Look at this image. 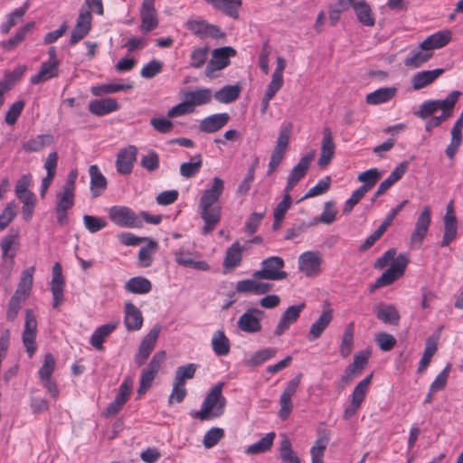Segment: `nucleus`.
<instances>
[{
	"mask_svg": "<svg viewBox=\"0 0 463 463\" xmlns=\"http://www.w3.org/2000/svg\"><path fill=\"white\" fill-rule=\"evenodd\" d=\"M223 191L224 182L220 177H214L212 186L204 190L200 198V214L204 222V226L203 227V234L211 232L221 220L222 207L216 203Z\"/></svg>",
	"mask_w": 463,
	"mask_h": 463,
	"instance_id": "1",
	"label": "nucleus"
},
{
	"mask_svg": "<svg viewBox=\"0 0 463 463\" xmlns=\"http://www.w3.org/2000/svg\"><path fill=\"white\" fill-rule=\"evenodd\" d=\"M408 263L407 256L405 254H399L397 256L396 249L391 248L385 251L383 256L375 260L373 267L376 269H383L388 265L390 267L376 279L371 291L390 286L402 278L405 273Z\"/></svg>",
	"mask_w": 463,
	"mask_h": 463,
	"instance_id": "2",
	"label": "nucleus"
},
{
	"mask_svg": "<svg viewBox=\"0 0 463 463\" xmlns=\"http://www.w3.org/2000/svg\"><path fill=\"white\" fill-rule=\"evenodd\" d=\"M224 383H220L214 385L207 393L202 409L194 413V417L201 420H208L222 416L226 406V398L222 395Z\"/></svg>",
	"mask_w": 463,
	"mask_h": 463,
	"instance_id": "3",
	"label": "nucleus"
},
{
	"mask_svg": "<svg viewBox=\"0 0 463 463\" xmlns=\"http://www.w3.org/2000/svg\"><path fill=\"white\" fill-rule=\"evenodd\" d=\"M260 269L252 273L253 279L282 280L288 277L287 271L284 270L285 261L281 257L271 256L264 259L260 263Z\"/></svg>",
	"mask_w": 463,
	"mask_h": 463,
	"instance_id": "4",
	"label": "nucleus"
},
{
	"mask_svg": "<svg viewBox=\"0 0 463 463\" xmlns=\"http://www.w3.org/2000/svg\"><path fill=\"white\" fill-rule=\"evenodd\" d=\"M292 124H283L280 128L279 134L276 142V146L271 153L268 165L267 175H272L281 164L286 152L288 150Z\"/></svg>",
	"mask_w": 463,
	"mask_h": 463,
	"instance_id": "5",
	"label": "nucleus"
},
{
	"mask_svg": "<svg viewBox=\"0 0 463 463\" xmlns=\"http://www.w3.org/2000/svg\"><path fill=\"white\" fill-rule=\"evenodd\" d=\"M166 354L165 351L157 352L151 359L147 366L142 371L140 376L138 394H144L151 387L154 379L165 362Z\"/></svg>",
	"mask_w": 463,
	"mask_h": 463,
	"instance_id": "6",
	"label": "nucleus"
},
{
	"mask_svg": "<svg viewBox=\"0 0 463 463\" xmlns=\"http://www.w3.org/2000/svg\"><path fill=\"white\" fill-rule=\"evenodd\" d=\"M36 336H37V319L33 309H26L24 328L22 335L23 344L25 347L26 353L32 358L36 350Z\"/></svg>",
	"mask_w": 463,
	"mask_h": 463,
	"instance_id": "7",
	"label": "nucleus"
},
{
	"mask_svg": "<svg viewBox=\"0 0 463 463\" xmlns=\"http://www.w3.org/2000/svg\"><path fill=\"white\" fill-rule=\"evenodd\" d=\"M302 374H298L295 378L287 383L279 398V417L285 420H287L293 411L292 397L297 392L300 384Z\"/></svg>",
	"mask_w": 463,
	"mask_h": 463,
	"instance_id": "8",
	"label": "nucleus"
},
{
	"mask_svg": "<svg viewBox=\"0 0 463 463\" xmlns=\"http://www.w3.org/2000/svg\"><path fill=\"white\" fill-rule=\"evenodd\" d=\"M110 220L120 227L140 228L142 220L129 208L126 206H113L109 209Z\"/></svg>",
	"mask_w": 463,
	"mask_h": 463,
	"instance_id": "9",
	"label": "nucleus"
},
{
	"mask_svg": "<svg viewBox=\"0 0 463 463\" xmlns=\"http://www.w3.org/2000/svg\"><path fill=\"white\" fill-rule=\"evenodd\" d=\"M323 262L322 255L318 251H305L298 261V269L307 277L314 278L320 274L321 264Z\"/></svg>",
	"mask_w": 463,
	"mask_h": 463,
	"instance_id": "10",
	"label": "nucleus"
},
{
	"mask_svg": "<svg viewBox=\"0 0 463 463\" xmlns=\"http://www.w3.org/2000/svg\"><path fill=\"white\" fill-rule=\"evenodd\" d=\"M431 223V210L430 207L424 206L415 223V227L411 235V244L416 245L420 248L426 235L428 234L429 228Z\"/></svg>",
	"mask_w": 463,
	"mask_h": 463,
	"instance_id": "11",
	"label": "nucleus"
},
{
	"mask_svg": "<svg viewBox=\"0 0 463 463\" xmlns=\"http://www.w3.org/2000/svg\"><path fill=\"white\" fill-rule=\"evenodd\" d=\"M138 149L134 145H128L119 149L115 162L117 172L120 175H130L137 161Z\"/></svg>",
	"mask_w": 463,
	"mask_h": 463,
	"instance_id": "12",
	"label": "nucleus"
},
{
	"mask_svg": "<svg viewBox=\"0 0 463 463\" xmlns=\"http://www.w3.org/2000/svg\"><path fill=\"white\" fill-rule=\"evenodd\" d=\"M264 312L258 308L247 309L238 319V328L245 333L255 334L261 330V320Z\"/></svg>",
	"mask_w": 463,
	"mask_h": 463,
	"instance_id": "13",
	"label": "nucleus"
},
{
	"mask_svg": "<svg viewBox=\"0 0 463 463\" xmlns=\"http://www.w3.org/2000/svg\"><path fill=\"white\" fill-rule=\"evenodd\" d=\"M314 157L315 151H311L299 159L298 163L292 168L288 175L284 192H291L298 183L306 176Z\"/></svg>",
	"mask_w": 463,
	"mask_h": 463,
	"instance_id": "14",
	"label": "nucleus"
},
{
	"mask_svg": "<svg viewBox=\"0 0 463 463\" xmlns=\"http://www.w3.org/2000/svg\"><path fill=\"white\" fill-rule=\"evenodd\" d=\"M50 289L52 294V307L58 308L64 301V288L66 285L65 278L62 275V267L59 262L53 265Z\"/></svg>",
	"mask_w": 463,
	"mask_h": 463,
	"instance_id": "15",
	"label": "nucleus"
},
{
	"mask_svg": "<svg viewBox=\"0 0 463 463\" xmlns=\"http://www.w3.org/2000/svg\"><path fill=\"white\" fill-rule=\"evenodd\" d=\"M160 331L161 326L156 325L143 338L134 359L137 366L143 365L155 349Z\"/></svg>",
	"mask_w": 463,
	"mask_h": 463,
	"instance_id": "16",
	"label": "nucleus"
},
{
	"mask_svg": "<svg viewBox=\"0 0 463 463\" xmlns=\"http://www.w3.org/2000/svg\"><path fill=\"white\" fill-rule=\"evenodd\" d=\"M236 54V51L229 46L213 50L212 59L205 69V74L211 76L215 71H221L230 64V58Z\"/></svg>",
	"mask_w": 463,
	"mask_h": 463,
	"instance_id": "17",
	"label": "nucleus"
},
{
	"mask_svg": "<svg viewBox=\"0 0 463 463\" xmlns=\"http://www.w3.org/2000/svg\"><path fill=\"white\" fill-rule=\"evenodd\" d=\"M443 222L444 232L440 246L447 247L454 241L458 236V219L452 202H450L446 208Z\"/></svg>",
	"mask_w": 463,
	"mask_h": 463,
	"instance_id": "18",
	"label": "nucleus"
},
{
	"mask_svg": "<svg viewBox=\"0 0 463 463\" xmlns=\"http://www.w3.org/2000/svg\"><path fill=\"white\" fill-rule=\"evenodd\" d=\"M305 303H300L298 305L288 307L281 315L278 325L274 330V335L277 336H280L286 331L289 329V327L295 324L298 318L300 317V314L305 309Z\"/></svg>",
	"mask_w": 463,
	"mask_h": 463,
	"instance_id": "19",
	"label": "nucleus"
},
{
	"mask_svg": "<svg viewBox=\"0 0 463 463\" xmlns=\"http://www.w3.org/2000/svg\"><path fill=\"white\" fill-rule=\"evenodd\" d=\"M92 15L90 10L82 7L80 10L79 16L77 18L76 25L72 30L70 44L75 45L81 41L91 29Z\"/></svg>",
	"mask_w": 463,
	"mask_h": 463,
	"instance_id": "20",
	"label": "nucleus"
},
{
	"mask_svg": "<svg viewBox=\"0 0 463 463\" xmlns=\"http://www.w3.org/2000/svg\"><path fill=\"white\" fill-rule=\"evenodd\" d=\"M132 391V381L125 379L118 390V393L103 412L106 417L114 416L119 412L123 405L128 401Z\"/></svg>",
	"mask_w": 463,
	"mask_h": 463,
	"instance_id": "21",
	"label": "nucleus"
},
{
	"mask_svg": "<svg viewBox=\"0 0 463 463\" xmlns=\"http://www.w3.org/2000/svg\"><path fill=\"white\" fill-rule=\"evenodd\" d=\"M140 30L147 33L158 26L157 13L155 8V2L151 0H143L140 8Z\"/></svg>",
	"mask_w": 463,
	"mask_h": 463,
	"instance_id": "22",
	"label": "nucleus"
},
{
	"mask_svg": "<svg viewBox=\"0 0 463 463\" xmlns=\"http://www.w3.org/2000/svg\"><path fill=\"white\" fill-rule=\"evenodd\" d=\"M335 152V145L333 140V136L330 128H325L323 130V137L321 140V153L318 158L317 165L325 168L332 161Z\"/></svg>",
	"mask_w": 463,
	"mask_h": 463,
	"instance_id": "23",
	"label": "nucleus"
},
{
	"mask_svg": "<svg viewBox=\"0 0 463 463\" xmlns=\"http://www.w3.org/2000/svg\"><path fill=\"white\" fill-rule=\"evenodd\" d=\"M176 263L179 266L190 268L197 270L207 271L210 269V265L205 260H195L193 258V253L180 248L174 252Z\"/></svg>",
	"mask_w": 463,
	"mask_h": 463,
	"instance_id": "24",
	"label": "nucleus"
},
{
	"mask_svg": "<svg viewBox=\"0 0 463 463\" xmlns=\"http://www.w3.org/2000/svg\"><path fill=\"white\" fill-rule=\"evenodd\" d=\"M333 320L331 308H325L318 318L311 325L307 333V340L313 342L318 339Z\"/></svg>",
	"mask_w": 463,
	"mask_h": 463,
	"instance_id": "25",
	"label": "nucleus"
},
{
	"mask_svg": "<svg viewBox=\"0 0 463 463\" xmlns=\"http://www.w3.org/2000/svg\"><path fill=\"white\" fill-rule=\"evenodd\" d=\"M230 120L228 113H217L204 118L199 124V129L203 133H214L222 129Z\"/></svg>",
	"mask_w": 463,
	"mask_h": 463,
	"instance_id": "26",
	"label": "nucleus"
},
{
	"mask_svg": "<svg viewBox=\"0 0 463 463\" xmlns=\"http://www.w3.org/2000/svg\"><path fill=\"white\" fill-rule=\"evenodd\" d=\"M124 314V324L128 331H137L142 327L143 315L132 302L125 304Z\"/></svg>",
	"mask_w": 463,
	"mask_h": 463,
	"instance_id": "27",
	"label": "nucleus"
},
{
	"mask_svg": "<svg viewBox=\"0 0 463 463\" xmlns=\"http://www.w3.org/2000/svg\"><path fill=\"white\" fill-rule=\"evenodd\" d=\"M462 130H463V112L461 113L460 117L458 118V120L455 122L454 126L452 127L450 142L445 150V154L449 159H454L457 152L458 151V149L462 144V141H463Z\"/></svg>",
	"mask_w": 463,
	"mask_h": 463,
	"instance_id": "28",
	"label": "nucleus"
},
{
	"mask_svg": "<svg viewBox=\"0 0 463 463\" xmlns=\"http://www.w3.org/2000/svg\"><path fill=\"white\" fill-rule=\"evenodd\" d=\"M452 33L449 30L439 31L428 36L421 43L420 47L432 52L434 49H439L450 43Z\"/></svg>",
	"mask_w": 463,
	"mask_h": 463,
	"instance_id": "29",
	"label": "nucleus"
},
{
	"mask_svg": "<svg viewBox=\"0 0 463 463\" xmlns=\"http://www.w3.org/2000/svg\"><path fill=\"white\" fill-rule=\"evenodd\" d=\"M119 325V321L109 322L105 325H102L95 329L93 332L90 343V345L99 351L103 350V343L106 338L116 330L118 326Z\"/></svg>",
	"mask_w": 463,
	"mask_h": 463,
	"instance_id": "30",
	"label": "nucleus"
},
{
	"mask_svg": "<svg viewBox=\"0 0 463 463\" xmlns=\"http://www.w3.org/2000/svg\"><path fill=\"white\" fill-rule=\"evenodd\" d=\"M34 272L35 267L33 266L23 270L17 288L14 293V296L27 300L33 288Z\"/></svg>",
	"mask_w": 463,
	"mask_h": 463,
	"instance_id": "31",
	"label": "nucleus"
},
{
	"mask_svg": "<svg viewBox=\"0 0 463 463\" xmlns=\"http://www.w3.org/2000/svg\"><path fill=\"white\" fill-rule=\"evenodd\" d=\"M119 106L118 101L112 98L95 99L90 102L89 110L91 114L101 117L117 111Z\"/></svg>",
	"mask_w": 463,
	"mask_h": 463,
	"instance_id": "32",
	"label": "nucleus"
},
{
	"mask_svg": "<svg viewBox=\"0 0 463 463\" xmlns=\"http://www.w3.org/2000/svg\"><path fill=\"white\" fill-rule=\"evenodd\" d=\"M214 9L223 13L225 15L237 19L239 10L242 5L241 0H205Z\"/></svg>",
	"mask_w": 463,
	"mask_h": 463,
	"instance_id": "33",
	"label": "nucleus"
},
{
	"mask_svg": "<svg viewBox=\"0 0 463 463\" xmlns=\"http://www.w3.org/2000/svg\"><path fill=\"white\" fill-rule=\"evenodd\" d=\"M184 98L194 111L195 107L203 106L211 102L213 92L208 88H200L184 93Z\"/></svg>",
	"mask_w": 463,
	"mask_h": 463,
	"instance_id": "34",
	"label": "nucleus"
},
{
	"mask_svg": "<svg viewBox=\"0 0 463 463\" xmlns=\"http://www.w3.org/2000/svg\"><path fill=\"white\" fill-rule=\"evenodd\" d=\"M90 177V191L94 197L99 196L107 188V179L96 165L89 168Z\"/></svg>",
	"mask_w": 463,
	"mask_h": 463,
	"instance_id": "35",
	"label": "nucleus"
},
{
	"mask_svg": "<svg viewBox=\"0 0 463 463\" xmlns=\"http://www.w3.org/2000/svg\"><path fill=\"white\" fill-rule=\"evenodd\" d=\"M244 250H246V247L241 246L238 241L233 242L226 250L223 267L228 269H233L240 266L242 261Z\"/></svg>",
	"mask_w": 463,
	"mask_h": 463,
	"instance_id": "36",
	"label": "nucleus"
},
{
	"mask_svg": "<svg viewBox=\"0 0 463 463\" xmlns=\"http://www.w3.org/2000/svg\"><path fill=\"white\" fill-rule=\"evenodd\" d=\"M59 61H46L42 63L39 72L31 78L32 84H39L50 79L55 78L59 74Z\"/></svg>",
	"mask_w": 463,
	"mask_h": 463,
	"instance_id": "37",
	"label": "nucleus"
},
{
	"mask_svg": "<svg viewBox=\"0 0 463 463\" xmlns=\"http://www.w3.org/2000/svg\"><path fill=\"white\" fill-rule=\"evenodd\" d=\"M277 355V349L274 347H265L252 353L245 359L244 364L249 367H259L264 363L271 360Z\"/></svg>",
	"mask_w": 463,
	"mask_h": 463,
	"instance_id": "38",
	"label": "nucleus"
},
{
	"mask_svg": "<svg viewBox=\"0 0 463 463\" xmlns=\"http://www.w3.org/2000/svg\"><path fill=\"white\" fill-rule=\"evenodd\" d=\"M211 345L217 356H226L230 354L231 341L223 330H217L213 333Z\"/></svg>",
	"mask_w": 463,
	"mask_h": 463,
	"instance_id": "39",
	"label": "nucleus"
},
{
	"mask_svg": "<svg viewBox=\"0 0 463 463\" xmlns=\"http://www.w3.org/2000/svg\"><path fill=\"white\" fill-rule=\"evenodd\" d=\"M397 93L395 87L380 88L365 97V101L369 105H380L390 101Z\"/></svg>",
	"mask_w": 463,
	"mask_h": 463,
	"instance_id": "40",
	"label": "nucleus"
},
{
	"mask_svg": "<svg viewBox=\"0 0 463 463\" xmlns=\"http://www.w3.org/2000/svg\"><path fill=\"white\" fill-rule=\"evenodd\" d=\"M186 27L194 34L200 37H204L206 35L216 36L219 32V28L217 26L209 24L203 20L197 19L188 20L186 22Z\"/></svg>",
	"mask_w": 463,
	"mask_h": 463,
	"instance_id": "41",
	"label": "nucleus"
},
{
	"mask_svg": "<svg viewBox=\"0 0 463 463\" xmlns=\"http://www.w3.org/2000/svg\"><path fill=\"white\" fill-rule=\"evenodd\" d=\"M443 69H435L432 71H423L417 72L411 80L412 87L414 90H420L432 83L441 74H443Z\"/></svg>",
	"mask_w": 463,
	"mask_h": 463,
	"instance_id": "42",
	"label": "nucleus"
},
{
	"mask_svg": "<svg viewBox=\"0 0 463 463\" xmlns=\"http://www.w3.org/2000/svg\"><path fill=\"white\" fill-rule=\"evenodd\" d=\"M376 317L385 324L398 325L400 315L392 305H380L374 308Z\"/></svg>",
	"mask_w": 463,
	"mask_h": 463,
	"instance_id": "43",
	"label": "nucleus"
},
{
	"mask_svg": "<svg viewBox=\"0 0 463 463\" xmlns=\"http://www.w3.org/2000/svg\"><path fill=\"white\" fill-rule=\"evenodd\" d=\"M124 288L129 293L143 295L151 291L152 283L146 278L137 276L129 279Z\"/></svg>",
	"mask_w": 463,
	"mask_h": 463,
	"instance_id": "44",
	"label": "nucleus"
},
{
	"mask_svg": "<svg viewBox=\"0 0 463 463\" xmlns=\"http://www.w3.org/2000/svg\"><path fill=\"white\" fill-rule=\"evenodd\" d=\"M53 142L50 134H42L28 139L23 144V149L27 153L39 152Z\"/></svg>",
	"mask_w": 463,
	"mask_h": 463,
	"instance_id": "45",
	"label": "nucleus"
},
{
	"mask_svg": "<svg viewBox=\"0 0 463 463\" xmlns=\"http://www.w3.org/2000/svg\"><path fill=\"white\" fill-rule=\"evenodd\" d=\"M291 206H292V198L290 195V192H284V196H283L282 201L278 203V205L276 206V208L274 209V212H273V218H274L273 229L274 230H277L280 227V225L285 218L286 213L288 212V210L290 209Z\"/></svg>",
	"mask_w": 463,
	"mask_h": 463,
	"instance_id": "46",
	"label": "nucleus"
},
{
	"mask_svg": "<svg viewBox=\"0 0 463 463\" xmlns=\"http://www.w3.org/2000/svg\"><path fill=\"white\" fill-rule=\"evenodd\" d=\"M147 245L138 251L137 265L141 268H148L152 265L154 254L156 251L157 242L153 239H147Z\"/></svg>",
	"mask_w": 463,
	"mask_h": 463,
	"instance_id": "47",
	"label": "nucleus"
},
{
	"mask_svg": "<svg viewBox=\"0 0 463 463\" xmlns=\"http://www.w3.org/2000/svg\"><path fill=\"white\" fill-rule=\"evenodd\" d=\"M275 437L274 432L267 433L261 439L248 446L245 449V453L247 455H257L269 451L273 445Z\"/></svg>",
	"mask_w": 463,
	"mask_h": 463,
	"instance_id": "48",
	"label": "nucleus"
},
{
	"mask_svg": "<svg viewBox=\"0 0 463 463\" xmlns=\"http://www.w3.org/2000/svg\"><path fill=\"white\" fill-rule=\"evenodd\" d=\"M372 379L373 373L366 376L364 379L359 382L354 387L351 394V402L354 403V406L356 405L358 407H361L369 391Z\"/></svg>",
	"mask_w": 463,
	"mask_h": 463,
	"instance_id": "49",
	"label": "nucleus"
},
{
	"mask_svg": "<svg viewBox=\"0 0 463 463\" xmlns=\"http://www.w3.org/2000/svg\"><path fill=\"white\" fill-rule=\"evenodd\" d=\"M29 7L30 2L26 1L20 8H17L10 13L7 16L6 22H5L0 27L2 33L7 34L10 30L15 26L20 20H22Z\"/></svg>",
	"mask_w": 463,
	"mask_h": 463,
	"instance_id": "50",
	"label": "nucleus"
},
{
	"mask_svg": "<svg viewBox=\"0 0 463 463\" xmlns=\"http://www.w3.org/2000/svg\"><path fill=\"white\" fill-rule=\"evenodd\" d=\"M202 166L203 156L201 154H196L190 162L180 165V175L186 179L193 178L200 172Z\"/></svg>",
	"mask_w": 463,
	"mask_h": 463,
	"instance_id": "51",
	"label": "nucleus"
},
{
	"mask_svg": "<svg viewBox=\"0 0 463 463\" xmlns=\"http://www.w3.org/2000/svg\"><path fill=\"white\" fill-rule=\"evenodd\" d=\"M329 441L328 433L319 435L316 439L315 444L310 449L311 462L323 463L325 450Z\"/></svg>",
	"mask_w": 463,
	"mask_h": 463,
	"instance_id": "52",
	"label": "nucleus"
},
{
	"mask_svg": "<svg viewBox=\"0 0 463 463\" xmlns=\"http://www.w3.org/2000/svg\"><path fill=\"white\" fill-rule=\"evenodd\" d=\"M437 350H438L437 341L432 337H429L426 340L425 349H424L422 357L420 358V363H419V366H418V370H417V372L419 373H421L426 371V369L428 368V366L431 361L432 356L436 354Z\"/></svg>",
	"mask_w": 463,
	"mask_h": 463,
	"instance_id": "53",
	"label": "nucleus"
},
{
	"mask_svg": "<svg viewBox=\"0 0 463 463\" xmlns=\"http://www.w3.org/2000/svg\"><path fill=\"white\" fill-rule=\"evenodd\" d=\"M461 92L458 90L451 91L444 99H436L438 110H441V114L448 118L452 116L456 103L458 102Z\"/></svg>",
	"mask_w": 463,
	"mask_h": 463,
	"instance_id": "54",
	"label": "nucleus"
},
{
	"mask_svg": "<svg viewBox=\"0 0 463 463\" xmlns=\"http://www.w3.org/2000/svg\"><path fill=\"white\" fill-rule=\"evenodd\" d=\"M241 89L237 85H226L213 95L214 99L223 104L236 100L240 96Z\"/></svg>",
	"mask_w": 463,
	"mask_h": 463,
	"instance_id": "55",
	"label": "nucleus"
},
{
	"mask_svg": "<svg viewBox=\"0 0 463 463\" xmlns=\"http://www.w3.org/2000/svg\"><path fill=\"white\" fill-rule=\"evenodd\" d=\"M354 324L353 322L349 323L343 334L342 342L340 345V354L343 357H348L354 347Z\"/></svg>",
	"mask_w": 463,
	"mask_h": 463,
	"instance_id": "56",
	"label": "nucleus"
},
{
	"mask_svg": "<svg viewBox=\"0 0 463 463\" xmlns=\"http://www.w3.org/2000/svg\"><path fill=\"white\" fill-rule=\"evenodd\" d=\"M131 83H107L102 85L94 86L91 88V93L94 96H103L106 94H112L121 90L132 89Z\"/></svg>",
	"mask_w": 463,
	"mask_h": 463,
	"instance_id": "57",
	"label": "nucleus"
},
{
	"mask_svg": "<svg viewBox=\"0 0 463 463\" xmlns=\"http://www.w3.org/2000/svg\"><path fill=\"white\" fill-rule=\"evenodd\" d=\"M433 55L432 52L422 49L420 46L418 50L412 51L410 55L405 59L404 64L417 68L422 63L426 62Z\"/></svg>",
	"mask_w": 463,
	"mask_h": 463,
	"instance_id": "58",
	"label": "nucleus"
},
{
	"mask_svg": "<svg viewBox=\"0 0 463 463\" xmlns=\"http://www.w3.org/2000/svg\"><path fill=\"white\" fill-rule=\"evenodd\" d=\"M382 175L376 168H371L367 171L361 173L358 176V180L364 183L360 188H364V192L368 193L380 180Z\"/></svg>",
	"mask_w": 463,
	"mask_h": 463,
	"instance_id": "59",
	"label": "nucleus"
},
{
	"mask_svg": "<svg viewBox=\"0 0 463 463\" xmlns=\"http://www.w3.org/2000/svg\"><path fill=\"white\" fill-rule=\"evenodd\" d=\"M197 369L198 364L194 363L181 365L176 369L174 381L185 385L187 380H191L194 377Z\"/></svg>",
	"mask_w": 463,
	"mask_h": 463,
	"instance_id": "60",
	"label": "nucleus"
},
{
	"mask_svg": "<svg viewBox=\"0 0 463 463\" xmlns=\"http://www.w3.org/2000/svg\"><path fill=\"white\" fill-rule=\"evenodd\" d=\"M55 368L56 361L54 356L51 353L46 354L44 355L43 363L38 371V377L40 381L52 378Z\"/></svg>",
	"mask_w": 463,
	"mask_h": 463,
	"instance_id": "61",
	"label": "nucleus"
},
{
	"mask_svg": "<svg viewBox=\"0 0 463 463\" xmlns=\"http://www.w3.org/2000/svg\"><path fill=\"white\" fill-rule=\"evenodd\" d=\"M279 454L286 463H301L298 455L293 451L290 440L284 437L280 443Z\"/></svg>",
	"mask_w": 463,
	"mask_h": 463,
	"instance_id": "62",
	"label": "nucleus"
},
{
	"mask_svg": "<svg viewBox=\"0 0 463 463\" xmlns=\"http://www.w3.org/2000/svg\"><path fill=\"white\" fill-rule=\"evenodd\" d=\"M84 227L90 233H96L104 229L108 222L102 217L85 214L82 217Z\"/></svg>",
	"mask_w": 463,
	"mask_h": 463,
	"instance_id": "63",
	"label": "nucleus"
},
{
	"mask_svg": "<svg viewBox=\"0 0 463 463\" xmlns=\"http://www.w3.org/2000/svg\"><path fill=\"white\" fill-rule=\"evenodd\" d=\"M337 213L338 212L335 202H326L320 217L312 224H317L318 222L324 224H331L335 221Z\"/></svg>",
	"mask_w": 463,
	"mask_h": 463,
	"instance_id": "64",
	"label": "nucleus"
}]
</instances>
